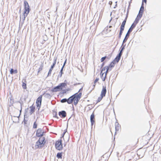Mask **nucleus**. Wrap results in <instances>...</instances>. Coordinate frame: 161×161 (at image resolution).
I'll return each mask as SVG.
<instances>
[{
	"label": "nucleus",
	"instance_id": "20e7f679",
	"mask_svg": "<svg viewBox=\"0 0 161 161\" xmlns=\"http://www.w3.org/2000/svg\"><path fill=\"white\" fill-rule=\"evenodd\" d=\"M46 141L44 137H40L36 142V145L38 147H41L45 144Z\"/></svg>",
	"mask_w": 161,
	"mask_h": 161
},
{
	"label": "nucleus",
	"instance_id": "f8f14e48",
	"mask_svg": "<svg viewBox=\"0 0 161 161\" xmlns=\"http://www.w3.org/2000/svg\"><path fill=\"white\" fill-rule=\"evenodd\" d=\"M115 133L116 134L120 131L121 129V126L118 122H116L115 123Z\"/></svg>",
	"mask_w": 161,
	"mask_h": 161
},
{
	"label": "nucleus",
	"instance_id": "4468645a",
	"mask_svg": "<svg viewBox=\"0 0 161 161\" xmlns=\"http://www.w3.org/2000/svg\"><path fill=\"white\" fill-rule=\"evenodd\" d=\"M106 93V89L105 86H103L102 90L101 92L100 96L103 97H104L105 96Z\"/></svg>",
	"mask_w": 161,
	"mask_h": 161
},
{
	"label": "nucleus",
	"instance_id": "bb28decb",
	"mask_svg": "<svg viewBox=\"0 0 161 161\" xmlns=\"http://www.w3.org/2000/svg\"><path fill=\"white\" fill-rule=\"evenodd\" d=\"M68 99H67L66 98H64V99H62V100H61V102L62 103H65V102H67L68 103Z\"/></svg>",
	"mask_w": 161,
	"mask_h": 161
},
{
	"label": "nucleus",
	"instance_id": "c756f323",
	"mask_svg": "<svg viewBox=\"0 0 161 161\" xmlns=\"http://www.w3.org/2000/svg\"><path fill=\"white\" fill-rule=\"evenodd\" d=\"M37 127V124L36 123V122H35L34 123V124H33V128H36Z\"/></svg>",
	"mask_w": 161,
	"mask_h": 161
},
{
	"label": "nucleus",
	"instance_id": "1a4fd4ad",
	"mask_svg": "<svg viewBox=\"0 0 161 161\" xmlns=\"http://www.w3.org/2000/svg\"><path fill=\"white\" fill-rule=\"evenodd\" d=\"M45 133V132L43 130L40 128H39L36 131V135L38 137H42Z\"/></svg>",
	"mask_w": 161,
	"mask_h": 161
},
{
	"label": "nucleus",
	"instance_id": "a211bd4d",
	"mask_svg": "<svg viewBox=\"0 0 161 161\" xmlns=\"http://www.w3.org/2000/svg\"><path fill=\"white\" fill-rule=\"evenodd\" d=\"M109 70L107 66H106L102 68L101 73H103L104 72L105 73H107Z\"/></svg>",
	"mask_w": 161,
	"mask_h": 161
},
{
	"label": "nucleus",
	"instance_id": "f704fd0d",
	"mask_svg": "<svg viewBox=\"0 0 161 161\" xmlns=\"http://www.w3.org/2000/svg\"><path fill=\"white\" fill-rule=\"evenodd\" d=\"M109 3L110 4H112V2L111 1H109Z\"/></svg>",
	"mask_w": 161,
	"mask_h": 161
},
{
	"label": "nucleus",
	"instance_id": "a878e982",
	"mask_svg": "<svg viewBox=\"0 0 161 161\" xmlns=\"http://www.w3.org/2000/svg\"><path fill=\"white\" fill-rule=\"evenodd\" d=\"M99 80V78H97L94 81V86H95L97 82Z\"/></svg>",
	"mask_w": 161,
	"mask_h": 161
},
{
	"label": "nucleus",
	"instance_id": "72a5a7b5",
	"mask_svg": "<svg viewBox=\"0 0 161 161\" xmlns=\"http://www.w3.org/2000/svg\"><path fill=\"white\" fill-rule=\"evenodd\" d=\"M65 132H64V133H63V135H62V137H64V134H65Z\"/></svg>",
	"mask_w": 161,
	"mask_h": 161
},
{
	"label": "nucleus",
	"instance_id": "412c9836",
	"mask_svg": "<svg viewBox=\"0 0 161 161\" xmlns=\"http://www.w3.org/2000/svg\"><path fill=\"white\" fill-rule=\"evenodd\" d=\"M146 2H147V1H143L141 7L140 8V10L139 11H141V12H143L144 9V2L146 4Z\"/></svg>",
	"mask_w": 161,
	"mask_h": 161
},
{
	"label": "nucleus",
	"instance_id": "9b49d317",
	"mask_svg": "<svg viewBox=\"0 0 161 161\" xmlns=\"http://www.w3.org/2000/svg\"><path fill=\"white\" fill-rule=\"evenodd\" d=\"M56 61H57V59H56L54 61L53 63V64L51 66V67L49 70L48 74V76L49 75H50L51 73L52 70H53L54 67H55V66L56 64Z\"/></svg>",
	"mask_w": 161,
	"mask_h": 161
},
{
	"label": "nucleus",
	"instance_id": "f03ea898",
	"mask_svg": "<svg viewBox=\"0 0 161 161\" xmlns=\"http://www.w3.org/2000/svg\"><path fill=\"white\" fill-rule=\"evenodd\" d=\"M30 8L29 5L27 1L24 2V11L22 15L25 20L30 12Z\"/></svg>",
	"mask_w": 161,
	"mask_h": 161
},
{
	"label": "nucleus",
	"instance_id": "aec40b11",
	"mask_svg": "<svg viewBox=\"0 0 161 161\" xmlns=\"http://www.w3.org/2000/svg\"><path fill=\"white\" fill-rule=\"evenodd\" d=\"M121 57L117 55L116 57L114 58L113 61L115 62L116 63H118Z\"/></svg>",
	"mask_w": 161,
	"mask_h": 161
},
{
	"label": "nucleus",
	"instance_id": "39448f33",
	"mask_svg": "<svg viewBox=\"0 0 161 161\" xmlns=\"http://www.w3.org/2000/svg\"><path fill=\"white\" fill-rule=\"evenodd\" d=\"M127 17H126V18L125 19V20L123 21L122 22V24L121 25V27H120V31L119 34V38H120L121 36L122 35V34L123 32V31L124 30L125 26L126 21Z\"/></svg>",
	"mask_w": 161,
	"mask_h": 161
},
{
	"label": "nucleus",
	"instance_id": "cd10ccee",
	"mask_svg": "<svg viewBox=\"0 0 161 161\" xmlns=\"http://www.w3.org/2000/svg\"><path fill=\"white\" fill-rule=\"evenodd\" d=\"M22 86L23 88L24 89H26V83H25L24 82H23L22 83Z\"/></svg>",
	"mask_w": 161,
	"mask_h": 161
},
{
	"label": "nucleus",
	"instance_id": "ddd939ff",
	"mask_svg": "<svg viewBox=\"0 0 161 161\" xmlns=\"http://www.w3.org/2000/svg\"><path fill=\"white\" fill-rule=\"evenodd\" d=\"M90 120L91 125L92 126L95 123V114L93 112L91 115Z\"/></svg>",
	"mask_w": 161,
	"mask_h": 161
},
{
	"label": "nucleus",
	"instance_id": "4be33fe9",
	"mask_svg": "<svg viewBox=\"0 0 161 161\" xmlns=\"http://www.w3.org/2000/svg\"><path fill=\"white\" fill-rule=\"evenodd\" d=\"M10 74L12 75L14 73H17L18 72L17 69L14 70L13 69H11L10 71Z\"/></svg>",
	"mask_w": 161,
	"mask_h": 161
},
{
	"label": "nucleus",
	"instance_id": "6ab92c4d",
	"mask_svg": "<svg viewBox=\"0 0 161 161\" xmlns=\"http://www.w3.org/2000/svg\"><path fill=\"white\" fill-rule=\"evenodd\" d=\"M30 114L31 115L35 112V106H33V105H32L30 107Z\"/></svg>",
	"mask_w": 161,
	"mask_h": 161
},
{
	"label": "nucleus",
	"instance_id": "0eeeda50",
	"mask_svg": "<svg viewBox=\"0 0 161 161\" xmlns=\"http://www.w3.org/2000/svg\"><path fill=\"white\" fill-rule=\"evenodd\" d=\"M136 24H137L136 23H135L134 22H133V23L131 25L127 33L126 34V36L125 37V38L124 41H125V40L126 39V40L128 38L127 37H129V34H130V32H131L132 31L133 29L136 26Z\"/></svg>",
	"mask_w": 161,
	"mask_h": 161
},
{
	"label": "nucleus",
	"instance_id": "b1692460",
	"mask_svg": "<svg viewBox=\"0 0 161 161\" xmlns=\"http://www.w3.org/2000/svg\"><path fill=\"white\" fill-rule=\"evenodd\" d=\"M62 154L61 153H58L57 155V157L58 158H62Z\"/></svg>",
	"mask_w": 161,
	"mask_h": 161
},
{
	"label": "nucleus",
	"instance_id": "f257e3e1",
	"mask_svg": "<svg viewBox=\"0 0 161 161\" xmlns=\"http://www.w3.org/2000/svg\"><path fill=\"white\" fill-rule=\"evenodd\" d=\"M82 95V93L80 92L79 93H76L68 99V103L69 104H71L74 102L75 105H76L78 103Z\"/></svg>",
	"mask_w": 161,
	"mask_h": 161
},
{
	"label": "nucleus",
	"instance_id": "c9c22d12",
	"mask_svg": "<svg viewBox=\"0 0 161 161\" xmlns=\"http://www.w3.org/2000/svg\"><path fill=\"white\" fill-rule=\"evenodd\" d=\"M66 93V92L65 91V90H64V92H63V93Z\"/></svg>",
	"mask_w": 161,
	"mask_h": 161
},
{
	"label": "nucleus",
	"instance_id": "473e14b6",
	"mask_svg": "<svg viewBox=\"0 0 161 161\" xmlns=\"http://www.w3.org/2000/svg\"><path fill=\"white\" fill-rule=\"evenodd\" d=\"M124 48H124V47H123L122 48H121V50H122V52H123V51L124 50Z\"/></svg>",
	"mask_w": 161,
	"mask_h": 161
},
{
	"label": "nucleus",
	"instance_id": "dca6fc26",
	"mask_svg": "<svg viewBox=\"0 0 161 161\" xmlns=\"http://www.w3.org/2000/svg\"><path fill=\"white\" fill-rule=\"evenodd\" d=\"M107 75V73H105L104 72L103 73H100V77L103 81H105L106 78V77Z\"/></svg>",
	"mask_w": 161,
	"mask_h": 161
},
{
	"label": "nucleus",
	"instance_id": "393cba45",
	"mask_svg": "<svg viewBox=\"0 0 161 161\" xmlns=\"http://www.w3.org/2000/svg\"><path fill=\"white\" fill-rule=\"evenodd\" d=\"M103 97L100 96V97H98L97 100V103L99 102L103 99Z\"/></svg>",
	"mask_w": 161,
	"mask_h": 161
},
{
	"label": "nucleus",
	"instance_id": "c85d7f7f",
	"mask_svg": "<svg viewBox=\"0 0 161 161\" xmlns=\"http://www.w3.org/2000/svg\"><path fill=\"white\" fill-rule=\"evenodd\" d=\"M43 66L41 65L40 66L38 69V73L42 71V69Z\"/></svg>",
	"mask_w": 161,
	"mask_h": 161
},
{
	"label": "nucleus",
	"instance_id": "2eb2a0df",
	"mask_svg": "<svg viewBox=\"0 0 161 161\" xmlns=\"http://www.w3.org/2000/svg\"><path fill=\"white\" fill-rule=\"evenodd\" d=\"M59 115L61 118H64L66 117V113L65 111H62L59 112L58 113Z\"/></svg>",
	"mask_w": 161,
	"mask_h": 161
},
{
	"label": "nucleus",
	"instance_id": "6e6552de",
	"mask_svg": "<svg viewBox=\"0 0 161 161\" xmlns=\"http://www.w3.org/2000/svg\"><path fill=\"white\" fill-rule=\"evenodd\" d=\"M42 95H41L36 99V104L37 107H39V109L41 107L42 104Z\"/></svg>",
	"mask_w": 161,
	"mask_h": 161
},
{
	"label": "nucleus",
	"instance_id": "2f4dec72",
	"mask_svg": "<svg viewBox=\"0 0 161 161\" xmlns=\"http://www.w3.org/2000/svg\"><path fill=\"white\" fill-rule=\"evenodd\" d=\"M122 50H120V51L119 53L118 54V55L119 56L121 57V56L122 55Z\"/></svg>",
	"mask_w": 161,
	"mask_h": 161
},
{
	"label": "nucleus",
	"instance_id": "7c9ffc66",
	"mask_svg": "<svg viewBox=\"0 0 161 161\" xmlns=\"http://www.w3.org/2000/svg\"><path fill=\"white\" fill-rule=\"evenodd\" d=\"M106 58V56L102 57L101 59V62H103L104 60Z\"/></svg>",
	"mask_w": 161,
	"mask_h": 161
},
{
	"label": "nucleus",
	"instance_id": "e433bc0d",
	"mask_svg": "<svg viewBox=\"0 0 161 161\" xmlns=\"http://www.w3.org/2000/svg\"><path fill=\"white\" fill-rule=\"evenodd\" d=\"M82 88H80V90H79V92H80V91L81 90H82Z\"/></svg>",
	"mask_w": 161,
	"mask_h": 161
},
{
	"label": "nucleus",
	"instance_id": "9d476101",
	"mask_svg": "<svg viewBox=\"0 0 161 161\" xmlns=\"http://www.w3.org/2000/svg\"><path fill=\"white\" fill-rule=\"evenodd\" d=\"M143 12L139 11L137 17L136 18L134 22L136 23L137 24L138 22L139 21L141 17L142 16Z\"/></svg>",
	"mask_w": 161,
	"mask_h": 161
},
{
	"label": "nucleus",
	"instance_id": "423d86ee",
	"mask_svg": "<svg viewBox=\"0 0 161 161\" xmlns=\"http://www.w3.org/2000/svg\"><path fill=\"white\" fill-rule=\"evenodd\" d=\"M61 140H59L57 141L55 143V147L58 150H61L63 148V145L62 144Z\"/></svg>",
	"mask_w": 161,
	"mask_h": 161
},
{
	"label": "nucleus",
	"instance_id": "5701e85b",
	"mask_svg": "<svg viewBox=\"0 0 161 161\" xmlns=\"http://www.w3.org/2000/svg\"><path fill=\"white\" fill-rule=\"evenodd\" d=\"M66 63V60H65V61L64 63V64L62 67V68L61 69V70H60V77H61L62 76V74H63V68L65 66V64Z\"/></svg>",
	"mask_w": 161,
	"mask_h": 161
},
{
	"label": "nucleus",
	"instance_id": "7ed1b4c3",
	"mask_svg": "<svg viewBox=\"0 0 161 161\" xmlns=\"http://www.w3.org/2000/svg\"><path fill=\"white\" fill-rule=\"evenodd\" d=\"M67 84L65 83H60L58 86L54 87L52 89L51 91L53 92H56L60 91L67 86Z\"/></svg>",
	"mask_w": 161,
	"mask_h": 161
},
{
	"label": "nucleus",
	"instance_id": "f3484780",
	"mask_svg": "<svg viewBox=\"0 0 161 161\" xmlns=\"http://www.w3.org/2000/svg\"><path fill=\"white\" fill-rule=\"evenodd\" d=\"M116 64V63L115 62H114V61H113L108 66H107L109 70H111L112 69L114 66Z\"/></svg>",
	"mask_w": 161,
	"mask_h": 161
}]
</instances>
